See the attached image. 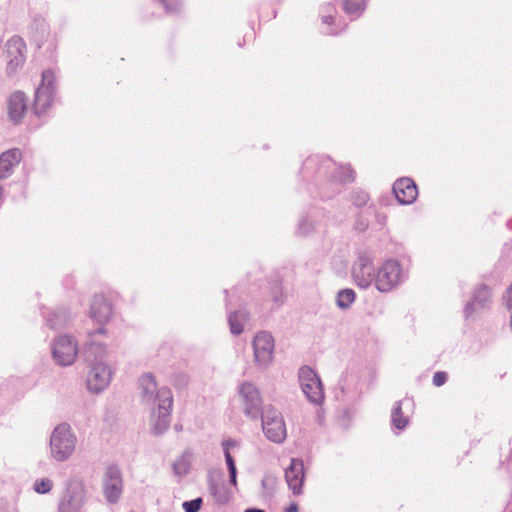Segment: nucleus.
<instances>
[{"instance_id":"obj_9","label":"nucleus","mask_w":512,"mask_h":512,"mask_svg":"<svg viewBox=\"0 0 512 512\" xmlns=\"http://www.w3.org/2000/svg\"><path fill=\"white\" fill-rule=\"evenodd\" d=\"M401 281V268L398 262L388 260L378 270L376 287L381 292L391 291Z\"/></svg>"},{"instance_id":"obj_2","label":"nucleus","mask_w":512,"mask_h":512,"mask_svg":"<svg viewBox=\"0 0 512 512\" xmlns=\"http://www.w3.org/2000/svg\"><path fill=\"white\" fill-rule=\"evenodd\" d=\"M84 360L89 366L87 376V388L92 393L104 391L110 384L113 375V369L108 364V352L106 348L95 341L85 345Z\"/></svg>"},{"instance_id":"obj_34","label":"nucleus","mask_w":512,"mask_h":512,"mask_svg":"<svg viewBox=\"0 0 512 512\" xmlns=\"http://www.w3.org/2000/svg\"><path fill=\"white\" fill-rule=\"evenodd\" d=\"M271 483V484H274L275 482V479L272 478V477H265L263 480H262V485L263 486H266L267 483Z\"/></svg>"},{"instance_id":"obj_30","label":"nucleus","mask_w":512,"mask_h":512,"mask_svg":"<svg viewBox=\"0 0 512 512\" xmlns=\"http://www.w3.org/2000/svg\"><path fill=\"white\" fill-rule=\"evenodd\" d=\"M230 323V331L234 335H239L243 332L244 326L243 322H229Z\"/></svg>"},{"instance_id":"obj_10","label":"nucleus","mask_w":512,"mask_h":512,"mask_svg":"<svg viewBox=\"0 0 512 512\" xmlns=\"http://www.w3.org/2000/svg\"><path fill=\"white\" fill-rule=\"evenodd\" d=\"M103 492L106 500L116 503L123 492V479L121 471L116 466H109L103 478Z\"/></svg>"},{"instance_id":"obj_11","label":"nucleus","mask_w":512,"mask_h":512,"mask_svg":"<svg viewBox=\"0 0 512 512\" xmlns=\"http://www.w3.org/2000/svg\"><path fill=\"white\" fill-rule=\"evenodd\" d=\"M55 75L47 70L42 74V82L35 93V109L37 113H43L51 105L54 94Z\"/></svg>"},{"instance_id":"obj_15","label":"nucleus","mask_w":512,"mask_h":512,"mask_svg":"<svg viewBox=\"0 0 512 512\" xmlns=\"http://www.w3.org/2000/svg\"><path fill=\"white\" fill-rule=\"evenodd\" d=\"M25 49L26 45L23 39L20 37L15 36L7 41L5 46V53L8 59L7 67L11 72L15 71L24 63Z\"/></svg>"},{"instance_id":"obj_39","label":"nucleus","mask_w":512,"mask_h":512,"mask_svg":"<svg viewBox=\"0 0 512 512\" xmlns=\"http://www.w3.org/2000/svg\"><path fill=\"white\" fill-rule=\"evenodd\" d=\"M96 333H104V329L102 327L98 328Z\"/></svg>"},{"instance_id":"obj_7","label":"nucleus","mask_w":512,"mask_h":512,"mask_svg":"<svg viewBox=\"0 0 512 512\" xmlns=\"http://www.w3.org/2000/svg\"><path fill=\"white\" fill-rule=\"evenodd\" d=\"M52 355L58 365H72L78 355L77 341L69 335H61L57 337L52 345Z\"/></svg>"},{"instance_id":"obj_24","label":"nucleus","mask_w":512,"mask_h":512,"mask_svg":"<svg viewBox=\"0 0 512 512\" xmlns=\"http://www.w3.org/2000/svg\"><path fill=\"white\" fill-rule=\"evenodd\" d=\"M54 484L53 481L49 478H40L36 479L33 485V489L38 494H46L49 493Z\"/></svg>"},{"instance_id":"obj_28","label":"nucleus","mask_w":512,"mask_h":512,"mask_svg":"<svg viewBox=\"0 0 512 512\" xmlns=\"http://www.w3.org/2000/svg\"><path fill=\"white\" fill-rule=\"evenodd\" d=\"M448 375L444 371H438L434 374L432 382L435 386L440 387L446 383Z\"/></svg>"},{"instance_id":"obj_25","label":"nucleus","mask_w":512,"mask_h":512,"mask_svg":"<svg viewBox=\"0 0 512 512\" xmlns=\"http://www.w3.org/2000/svg\"><path fill=\"white\" fill-rule=\"evenodd\" d=\"M355 298L354 291L351 289L342 290L337 295V303L340 307H348Z\"/></svg>"},{"instance_id":"obj_3","label":"nucleus","mask_w":512,"mask_h":512,"mask_svg":"<svg viewBox=\"0 0 512 512\" xmlns=\"http://www.w3.org/2000/svg\"><path fill=\"white\" fill-rule=\"evenodd\" d=\"M76 442V436L70 425L67 423L57 425L50 436L51 457L58 462L68 460L75 451Z\"/></svg>"},{"instance_id":"obj_21","label":"nucleus","mask_w":512,"mask_h":512,"mask_svg":"<svg viewBox=\"0 0 512 512\" xmlns=\"http://www.w3.org/2000/svg\"><path fill=\"white\" fill-rule=\"evenodd\" d=\"M408 403H409L408 400L398 401L395 403L394 408L392 410V414H391L392 425H393V427H395L399 430H403L409 423L408 416H405L402 413V405L408 404Z\"/></svg>"},{"instance_id":"obj_32","label":"nucleus","mask_w":512,"mask_h":512,"mask_svg":"<svg viewBox=\"0 0 512 512\" xmlns=\"http://www.w3.org/2000/svg\"><path fill=\"white\" fill-rule=\"evenodd\" d=\"M224 456H225V461H226L228 470L232 469V468H236L235 461H234L230 451H225Z\"/></svg>"},{"instance_id":"obj_29","label":"nucleus","mask_w":512,"mask_h":512,"mask_svg":"<svg viewBox=\"0 0 512 512\" xmlns=\"http://www.w3.org/2000/svg\"><path fill=\"white\" fill-rule=\"evenodd\" d=\"M272 291L274 292V300L276 302L281 301L283 298V289L280 283L275 282L272 286Z\"/></svg>"},{"instance_id":"obj_6","label":"nucleus","mask_w":512,"mask_h":512,"mask_svg":"<svg viewBox=\"0 0 512 512\" xmlns=\"http://www.w3.org/2000/svg\"><path fill=\"white\" fill-rule=\"evenodd\" d=\"M298 377L307 399L314 404H320L324 399V390L316 372L308 366H303L299 370Z\"/></svg>"},{"instance_id":"obj_12","label":"nucleus","mask_w":512,"mask_h":512,"mask_svg":"<svg viewBox=\"0 0 512 512\" xmlns=\"http://www.w3.org/2000/svg\"><path fill=\"white\" fill-rule=\"evenodd\" d=\"M255 361L259 366H267L273 358L274 340L267 332H259L253 340Z\"/></svg>"},{"instance_id":"obj_23","label":"nucleus","mask_w":512,"mask_h":512,"mask_svg":"<svg viewBox=\"0 0 512 512\" xmlns=\"http://www.w3.org/2000/svg\"><path fill=\"white\" fill-rule=\"evenodd\" d=\"M366 8V0H344V10L348 14H360Z\"/></svg>"},{"instance_id":"obj_13","label":"nucleus","mask_w":512,"mask_h":512,"mask_svg":"<svg viewBox=\"0 0 512 512\" xmlns=\"http://www.w3.org/2000/svg\"><path fill=\"white\" fill-rule=\"evenodd\" d=\"M285 480L293 495L299 496L303 493L305 480V469L303 460L292 458L290 465L285 469Z\"/></svg>"},{"instance_id":"obj_26","label":"nucleus","mask_w":512,"mask_h":512,"mask_svg":"<svg viewBox=\"0 0 512 512\" xmlns=\"http://www.w3.org/2000/svg\"><path fill=\"white\" fill-rule=\"evenodd\" d=\"M189 469L190 463L184 457L177 459L173 464V470L177 475H186L189 472Z\"/></svg>"},{"instance_id":"obj_14","label":"nucleus","mask_w":512,"mask_h":512,"mask_svg":"<svg viewBox=\"0 0 512 512\" xmlns=\"http://www.w3.org/2000/svg\"><path fill=\"white\" fill-rule=\"evenodd\" d=\"M492 298V290L489 286L480 284L474 290L471 300L465 306L466 317H471L487 307Z\"/></svg>"},{"instance_id":"obj_1","label":"nucleus","mask_w":512,"mask_h":512,"mask_svg":"<svg viewBox=\"0 0 512 512\" xmlns=\"http://www.w3.org/2000/svg\"><path fill=\"white\" fill-rule=\"evenodd\" d=\"M139 386L143 401L156 403V408L152 412V430L156 435L162 434L170 426L172 391L168 387L158 388L154 376L149 373L139 379Z\"/></svg>"},{"instance_id":"obj_22","label":"nucleus","mask_w":512,"mask_h":512,"mask_svg":"<svg viewBox=\"0 0 512 512\" xmlns=\"http://www.w3.org/2000/svg\"><path fill=\"white\" fill-rule=\"evenodd\" d=\"M335 181L339 183H350L355 180V171L350 166H338L334 174Z\"/></svg>"},{"instance_id":"obj_37","label":"nucleus","mask_w":512,"mask_h":512,"mask_svg":"<svg viewBox=\"0 0 512 512\" xmlns=\"http://www.w3.org/2000/svg\"><path fill=\"white\" fill-rule=\"evenodd\" d=\"M230 483H231L233 486H236V485H237V476H231V477H230Z\"/></svg>"},{"instance_id":"obj_35","label":"nucleus","mask_w":512,"mask_h":512,"mask_svg":"<svg viewBox=\"0 0 512 512\" xmlns=\"http://www.w3.org/2000/svg\"><path fill=\"white\" fill-rule=\"evenodd\" d=\"M323 22L327 25H331L334 22V18L332 16H326L323 18Z\"/></svg>"},{"instance_id":"obj_19","label":"nucleus","mask_w":512,"mask_h":512,"mask_svg":"<svg viewBox=\"0 0 512 512\" xmlns=\"http://www.w3.org/2000/svg\"><path fill=\"white\" fill-rule=\"evenodd\" d=\"M22 158L19 149H11L3 152L0 156V179L8 177L15 165H17Z\"/></svg>"},{"instance_id":"obj_36","label":"nucleus","mask_w":512,"mask_h":512,"mask_svg":"<svg viewBox=\"0 0 512 512\" xmlns=\"http://www.w3.org/2000/svg\"><path fill=\"white\" fill-rule=\"evenodd\" d=\"M228 471H229V477L237 476V469L236 468L229 469Z\"/></svg>"},{"instance_id":"obj_16","label":"nucleus","mask_w":512,"mask_h":512,"mask_svg":"<svg viewBox=\"0 0 512 512\" xmlns=\"http://www.w3.org/2000/svg\"><path fill=\"white\" fill-rule=\"evenodd\" d=\"M393 192L400 204H411L418 195L417 186L410 178L398 179L393 185Z\"/></svg>"},{"instance_id":"obj_38","label":"nucleus","mask_w":512,"mask_h":512,"mask_svg":"<svg viewBox=\"0 0 512 512\" xmlns=\"http://www.w3.org/2000/svg\"><path fill=\"white\" fill-rule=\"evenodd\" d=\"M245 512H265V511L261 510V509H247Z\"/></svg>"},{"instance_id":"obj_4","label":"nucleus","mask_w":512,"mask_h":512,"mask_svg":"<svg viewBox=\"0 0 512 512\" xmlns=\"http://www.w3.org/2000/svg\"><path fill=\"white\" fill-rule=\"evenodd\" d=\"M87 502L86 488L82 480L69 479L58 502V512H83Z\"/></svg>"},{"instance_id":"obj_20","label":"nucleus","mask_w":512,"mask_h":512,"mask_svg":"<svg viewBox=\"0 0 512 512\" xmlns=\"http://www.w3.org/2000/svg\"><path fill=\"white\" fill-rule=\"evenodd\" d=\"M91 317L96 320H107L112 316V305L103 295H95L91 303Z\"/></svg>"},{"instance_id":"obj_31","label":"nucleus","mask_w":512,"mask_h":512,"mask_svg":"<svg viewBox=\"0 0 512 512\" xmlns=\"http://www.w3.org/2000/svg\"><path fill=\"white\" fill-rule=\"evenodd\" d=\"M240 443L234 439H226L222 441L223 451H230L231 447H239Z\"/></svg>"},{"instance_id":"obj_18","label":"nucleus","mask_w":512,"mask_h":512,"mask_svg":"<svg viewBox=\"0 0 512 512\" xmlns=\"http://www.w3.org/2000/svg\"><path fill=\"white\" fill-rule=\"evenodd\" d=\"M26 109L25 95L22 92L13 93L8 102V114L10 119L18 123L24 117Z\"/></svg>"},{"instance_id":"obj_5","label":"nucleus","mask_w":512,"mask_h":512,"mask_svg":"<svg viewBox=\"0 0 512 512\" xmlns=\"http://www.w3.org/2000/svg\"><path fill=\"white\" fill-rule=\"evenodd\" d=\"M262 430L266 438L276 444H281L287 437V429L282 414L271 407L264 410L261 416Z\"/></svg>"},{"instance_id":"obj_33","label":"nucleus","mask_w":512,"mask_h":512,"mask_svg":"<svg viewBox=\"0 0 512 512\" xmlns=\"http://www.w3.org/2000/svg\"><path fill=\"white\" fill-rule=\"evenodd\" d=\"M298 505L296 503H291L285 510V512H298Z\"/></svg>"},{"instance_id":"obj_17","label":"nucleus","mask_w":512,"mask_h":512,"mask_svg":"<svg viewBox=\"0 0 512 512\" xmlns=\"http://www.w3.org/2000/svg\"><path fill=\"white\" fill-rule=\"evenodd\" d=\"M352 275L359 287L366 288L373 281V265L367 261H360L353 267Z\"/></svg>"},{"instance_id":"obj_27","label":"nucleus","mask_w":512,"mask_h":512,"mask_svg":"<svg viewBox=\"0 0 512 512\" xmlns=\"http://www.w3.org/2000/svg\"><path fill=\"white\" fill-rule=\"evenodd\" d=\"M202 499L196 498L190 501H185L182 507L185 512H198L201 508Z\"/></svg>"},{"instance_id":"obj_40","label":"nucleus","mask_w":512,"mask_h":512,"mask_svg":"<svg viewBox=\"0 0 512 512\" xmlns=\"http://www.w3.org/2000/svg\"><path fill=\"white\" fill-rule=\"evenodd\" d=\"M510 328H511V330H512V322H510Z\"/></svg>"},{"instance_id":"obj_8","label":"nucleus","mask_w":512,"mask_h":512,"mask_svg":"<svg viewBox=\"0 0 512 512\" xmlns=\"http://www.w3.org/2000/svg\"><path fill=\"white\" fill-rule=\"evenodd\" d=\"M244 414L251 419H258L264 413L259 390L250 382L239 387Z\"/></svg>"}]
</instances>
